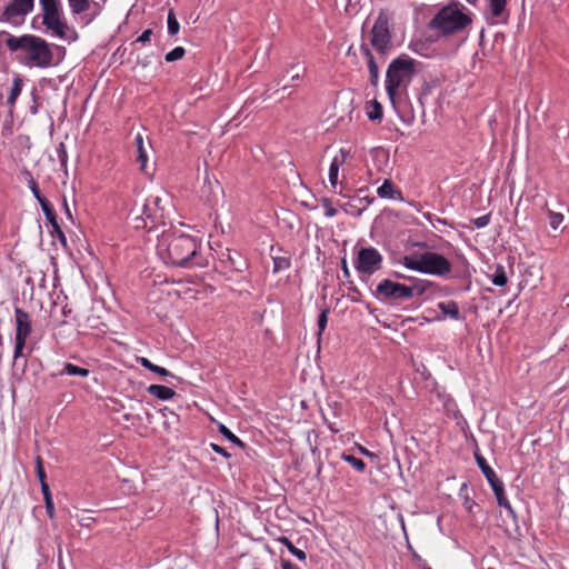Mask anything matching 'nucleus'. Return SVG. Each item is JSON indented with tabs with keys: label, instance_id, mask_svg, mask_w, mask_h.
Listing matches in <instances>:
<instances>
[{
	"label": "nucleus",
	"instance_id": "nucleus-1",
	"mask_svg": "<svg viewBox=\"0 0 569 569\" xmlns=\"http://www.w3.org/2000/svg\"><path fill=\"white\" fill-rule=\"evenodd\" d=\"M0 42L16 53V60L27 68L47 69L56 64L52 44L34 34L16 37L8 31H0Z\"/></svg>",
	"mask_w": 569,
	"mask_h": 569
},
{
	"label": "nucleus",
	"instance_id": "nucleus-2",
	"mask_svg": "<svg viewBox=\"0 0 569 569\" xmlns=\"http://www.w3.org/2000/svg\"><path fill=\"white\" fill-rule=\"evenodd\" d=\"M200 243L194 237L184 233L162 231L158 236L157 253L166 263L176 267L198 266V250Z\"/></svg>",
	"mask_w": 569,
	"mask_h": 569
},
{
	"label": "nucleus",
	"instance_id": "nucleus-3",
	"mask_svg": "<svg viewBox=\"0 0 569 569\" xmlns=\"http://www.w3.org/2000/svg\"><path fill=\"white\" fill-rule=\"evenodd\" d=\"M417 66L418 62L406 54L393 59L388 66L385 88L393 107L407 93L408 87L417 73Z\"/></svg>",
	"mask_w": 569,
	"mask_h": 569
},
{
	"label": "nucleus",
	"instance_id": "nucleus-4",
	"mask_svg": "<svg viewBox=\"0 0 569 569\" xmlns=\"http://www.w3.org/2000/svg\"><path fill=\"white\" fill-rule=\"evenodd\" d=\"M42 23L51 34L68 42L76 41L77 32L69 27L60 0H40Z\"/></svg>",
	"mask_w": 569,
	"mask_h": 569
},
{
	"label": "nucleus",
	"instance_id": "nucleus-5",
	"mask_svg": "<svg viewBox=\"0 0 569 569\" xmlns=\"http://www.w3.org/2000/svg\"><path fill=\"white\" fill-rule=\"evenodd\" d=\"M471 21L466 8L459 2H452L439 10L431 20V27L442 34H455L465 30Z\"/></svg>",
	"mask_w": 569,
	"mask_h": 569
},
{
	"label": "nucleus",
	"instance_id": "nucleus-6",
	"mask_svg": "<svg viewBox=\"0 0 569 569\" xmlns=\"http://www.w3.org/2000/svg\"><path fill=\"white\" fill-rule=\"evenodd\" d=\"M402 264L409 270L437 277H445L452 269L451 262L447 258L433 251L406 256L402 259Z\"/></svg>",
	"mask_w": 569,
	"mask_h": 569
},
{
	"label": "nucleus",
	"instance_id": "nucleus-7",
	"mask_svg": "<svg viewBox=\"0 0 569 569\" xmlns=\"http://www.w3.org/2000/svg\"><path fill=\"white\" fill-rule=\"evenodd\" d=\"M410 284H403L390 279L381 280L376 288L378 297L390 300H405L422 296L427 291V281L410 279Z\"/></svg>",
	"mask_w": 569,
	"mask_h": 569
},
{
	"label": "nucleus",
	"instance_id": "nucleus-8",
	"mask_svg": "<svg viewBox=\"0 0 569 569\" xmlns=\"http://www.w3.org/2000/svg\"><path fill=\"white\" fill-rule=\"evenodd\" d=\"M14 348L13 360L26 357L24 350L27 348V339L32 332V320L30 315L23 309L14 308Z\"/></svg>",
	"mask_w": 569,
	"mask_h": 569
},
{
	"label": "nucleus",
	"instance_id": "nucleus-9",
	"mask_svg": "<svg viewBox=\"0 0 569 569\" xmlns=\"http://www.w3.org/2000/svg\"><path fill=\"white\" fill-rule=\"evenodd\" d=\"M370 42L372 47L380 53H385L391 48L389 17L383 11H380L372 26Z\"/></svg>",
	"mask_w": 569,
	"mask_h": 569
},
{
	"label": "nucleus",
	"instance_id": "nucleus-10",
	"mask_svg": "<svg viewBox=\"0 0 569 569\" xmlns=\"http://www.w3.org/2000/svg\"><path fill=\"white\" fill-rule=\"evenodd\" d=\"M160 202L161 198L158 196H150L146 200L142 210L144 218H141L143 221L142 228H146L150 231L158 224H164V209L160 207ZM137 220H140V217H137ZM140 227V223L136 224V228Z\"/></svg>",
	"mask_w": 569,
	"mask_h": 569
},
{
	"label": "nucleus",
	"instance_id": "nucleus-11",
	"mask_svg": "<svg viewBox=\"0 0 569 569\" xmlns=\"http://www.w3.org/2000/svg\"><path fill=\"white\" fill-rule=\"evenodd\" d=\"M382 256L373 247L361 248L355 259V268L363 274H372L381 268Z\"/></svg>",
	"mask_w": 569,
	"mask_h": 569
},
{
	"label": "nucleus",
	"instance_id": "nucleus-12",
	"mask_svg": "<svg viewBox=\"0 0 569 569\" xmlns=\"http://www.w3.org/2000/svg\"><path fill=\"white\" fill-rule=\"evenodd\" d=\"M34 0H12L0 16V21L18 24L33 9Z\"/></svg>",
	"mask_w": 569,
	"mask_h": 569
},
{
	"label": "nucleus",
	"instance_id": "nucleus-13",
	"mask_svg": "<svg viewBox=\"0 0 569 569\" xmlns=\"http://www.w3.org/2000/svg\"><path fill=\"white\" fill-rule=\"evenodd\" d=\"M509 0H485L488 19L491 23L506 22L508 19V6Z\"/></svg>",
	"mask_w": 569,
	"mask_h": 569
},
{
	"label": "nucleus",
	"instance_id": "nucleus-14",
	"mask_svg": "<svg viewBox=\"0 0 569 569\" xmlns=\"http://www.w3.org/2000/svg\"><path fill=\"white\" fill-rule=\"evenodd\" d=\"M349 156V151L346 149H340L339 153L336 154L329 167V182L332 188H337L338 186V177L340 167L346 162L347 157Z\"/></svg>",
	"mask_w": 569,
	"mask_h": 569
},
{
	"label": "nucleus",
	"instance_id": "nucleus-15",
	"mask_svg": "<svg viewBox=\"0 0 569 569\" xmlns=\"http://www.w3.org/2000/svg\"><path fill=\"white\" fill-rule=\"evenodd\" d=\"M222 262L237 272H242L248 267L247 260L239 252L229 249L222 252Z\"/></svg>",
	"mask_w": 569,
	"mask_h": 569
},
{
	"label": "nucleus",
	"instance_id": "nucleus-16",
	"mask_svg": "<svg viewBox=\"0 0 569 569\" xmlns=\"http://www.w3.org/2000/svg\"><path fill=\"white\" fill-rule=\"evenodd\" d=\"M475 459L481 472L489 482L490 487L501 481V479L497 476L495 470L488 465L486 458L481 453L475 452Z\"/></svg>",
	"mask_w": 569,
	"mask_h": 569
},
{
	"label": "nucleus",
	"instance_id": "nucleus-17",
	"mask_svg": "<svg viewBox=\"0 0 569 569\" xmlns=\"http://www.w3.org/2000/svg\"><path fill=\"white\" fill-rule=\"evenodd\" d=\"M491 489L495 493L499 507L506 509L509 515L515 516V511L506 496L503 482L500 481L496 483L495 486L491 487Z\"/></svg>",
	"mask_w": 569,
	"mask_h": 569
},
{
	"label": "nucleus",
	"instance_id": "nucleus-18",
	"mask_svg": "<svg viewBox=\"0 0 569 569\" xmlns=\"http://www.w3.org/2000/svg\"><path fill=\"white\" fill-rule=\"evenodd\" d=\"M147 391L159 400L167 401L176 396V391L169 387L161 385H150Z\"/></svg>",
	"mask_w": 569,
	"mask_h": 569
},
{
	"label": "nucleus",
	"instance_id": "nucleus-19",
	"mask_svg": "<svg viewBox=\"0 0 569 569\" xmlns=\"http://www.w3.org/2000/svg\"><path fill=\"white\" fill-rule=\"evenodd\" d=\"M377 194L382 199H400L401 192L393 186L390 180H385L383 183L377 189Z\"/></svg>",
	"mask_w": 569,
	"mask_h": 569
},
{
	"label": "nucleus",
	"instance_id": "nucleus-20",
	"mask_svg": "<svg viewBox=\"0 0 569 569\" xmlns=\"http://www.w3.org/2000/svg\"><path fill=\"white\" fill-rule=\"evenodd\" d=\"M362 52L367 58L368 70L370 73V80L373 84H377V82L379 80V69L375 61V58H373L370 49H368V48L362 47Z\"/></svg>",
	"mask_w": 569,
	"mask_h": 569
},
{
	"label": "nucleus",
	"instance_id": "nucleus-21",
	"mask_svg": "<svg viewBox=\"0 0 569 569\" xmlns=\"http://www.w3.org/2000/svg\"><path fill=\"white\" fill-rule=\"evenodd\" d=\"M90 371L87 368H82L79 366H76L70 362L63 363V368L57 373V376H79V377H88Z\"/></svg>",
	"mask_w": 569,
	"mask_h": 569
},
{
	"label": "nucleus",
	"instance_id": "nucleus-22",
	"mask_svg": "<svg viewBox=\"0 0 569 569\" xmlns=\"http://www.w3.org/2000/svg\"><path fill=\"white\" fill-rule=\"evenodd\" d=\"M438 308L445 316H449L453 320L460 318V311L455 301H441L438 303Z\"/></svg>",
	"mask_w": 569,
	"mask_h": 569
},
{
	"label": "nucleus",
	"instance_id": "nucleus-23",
	"mask_svg": "<svg viewBox=\"0 0 569 569\" xmlns=\"http://www.w3.org/2000/svg\"><path fill=\"white\" fill-rule=\"evenodd\" d=\"M91 3L97 4L92 0H68V4L72 14H80L90 9Z\"/></svg>",
	"mask_w": 569,
	"mask_h": 569
},
{
	"label": "nucleus",
	"instance_id": "nucleus-24",
	"mask_svg": "<svg viewBox=\"0 0 569 569\" xmlns=\"http://www.w3.org/2000/svg\"><path fill=\"white\" fill-rule=\"evenodd\" d=\"M23 81L20 77H14L12 81V87L10 90V94L8 97L7 103L10 107H13L18 97L20 96L22 91Z\"/></svg>",
	"mask_w": 569,
	"mask_h": 569
},
{
	"label": "nucleus",
	"instance_id": "nucleus-25",
	"mask_svg": "<svg viewBox=\"0 0 569 569\" xmlns=\"http://www.w3.org/2000/svg\"><path fill=\"white\" fill-rule=\"evenodd\" d=\"M134 144H136V148H137L138 161L141 164V169H144V167L147 164V161H148V156H147V152H146V149H144L143 138H142V136L140 133H138L134 137Z\"/></svg>",
	"mask_w": 569,
	"mask_h": 569
},
{
	"label": "nucleus",
	"instance_id": "nucleus-26",
	"mask_svg": "<svg viewBox=\"0 0 569 569\" xmlns=\"http://www.w3.org/2000/svg\"><path fill=\"white\" fill-rule=\"evenodd\" d=\"M278 541L286 546V548L292 556L297 557L301 561L306 560V552L301 549L296 548L295 545L287 537H280L278 538Z\"/></svg>",
	"mask_w": 569,
	"mask_h": 569
},
{
	"label": "nucleus",
	"instance_id": "nucleus-27",
	"mask_svg": "<svg viewBox=\"0 0 569 569\" xmlns=\"http://www.w3.org/2000/svg\"><path fill=\"white\" fill-rule=\"evenodd\" d=\"M367 116L373 121L381 120L382 106L377 100L370 101L367 107Z\"/></svg>",
	"mask_w": 569,
	"mask_h": 569
},
{
	"label": "nucleus",
	"instance_id": "nucleus-28",
	"mask_svg": "<svg viewBox=\"0 0 569 569\" xmlns=\"http://www.w3.org/2000/svg\"><path fill=\"white\" fill-rule=\"evenodd\" d=\"M491 281L495 286L503 287L508 282V277L506 270L502 266H497L493 274L491 276Z\"/></svg>",
	"mask_w": 569,
	"mask_h": 569
},
{
	"label": "nucleus",
	"instance_id": "nucleus-29",
	"mask_svg": "<svg viewBox=\"0 0 569 569\" xmlns=\"http://www.w3.org/2000/svg\"><path fill=\"white\" fill-rule=\"evenodd\" d=\"M272 261H273V272L274 273L284 271V270L289 269V267H290V258L286 257V256H273Z\"/></svg>",
	"mask_w": 569,
	"mask_h": 569
},
{
	"label": "nucleus",
	"instance_id": "nucleus-30",
	"mask_svg": "<svg viewBox=\"0 0 569 569\" xmlns=\"http://www.w3.org/2000/svg\"><path fill=\"white\" fill-rule=\"evenodd\" d=\"M341 459L352 466L357 471L362 472L366 469L363 460L348 453H342Z\"/></svg>",
	"mask_w": 569,
	"mask_h": 569
},
{
	"label": "nucleus",
	"instance_id": "nucleus-31",
	"mask_svg": "<svg viewBox=\"0 0 569 569\" xmlns=\"http://www.w3.org/2000/svg\"><path fill=\"white\" fill-rule=\"evenodd\" d=\"M167 24H168V32L169 34H177L179 32V29H180V24L176 18V14L173 12V10H170L168 12V18H167Z\"/></svg>",
	"mask_w": 569,
	"mask_h": 569
},
{
	"label": "nucleus",
	"instance_id": "nucleus-32",
	"mask_svg": "<svg viewBox=\"0 0 569 569\" xmlns=\"http://www.w3.org/2000/svg\"><path fill=\"white\" fill-rule=\"evenodd\" d=\"M40 206H41V209H42L48 222L53 223L54 220L57 219V214H56V211H54L52 204L49 201H41Z\"/></svg>",
	"mask_w": 569,
	"mask_h": 569
},
{
	"label": "nucleus",
	"instance_id": "nucleus-33",
	"mask_svg": "<svg viewBox=\"0 0 569 569\" xmlns=\"http://www.w3.org/2000/svg\"><path fill=\"white\" fill-rule=\"evenodd\" d=\"M219 432L224 438H227L229 441H231L232 443L243 447V442L233 432H231L224 425H219Z\"/></svg>",
	"mask_w": 569,
	"mask_h": 569
},
{
	"label": "nucleus",
	"instance_id": "nucleus-34",
	"mask_svg": "<svg viewBox=\"0 0 569 569\" xmlns=\"http://www.w3.org/2000/svg\"><path fill=\"white\" fill-rule=\"evenodd\" d=\"M186 53V50L184 48L182 47H176L173 48L171 51H169L166 57H164V60L167 62H173V61H177V60H180L183 58Z\"/></svg>",
	"mask_w": 569,
	"mask_h": 569
},
{
	"label": "nucleus",
	"instance_id": "nucleus-35",
	"mask_svg": "<svg viewBox=\"0 0 569 569\" xmlns=\"http://www.w3.org/2000/svg\"><path fill=\"white\" fill-rule=\"evenodd\" d=\"M548 217H549V223H550V227L552 229H558V227L562 223L563 221V214L562 213H559V212H555V211H549L548 212Z\"/></svg>",
	"mask_w": 569,
	"mask_h": 569
},
{
	"label": "nucleus",
	"instance_id": "nucleus-36",
	"mask_svg": "<svg viewBox=\"0 0 569 569\" xmlns=\"http://www.w3.org/2000/svg\"><path fill=\"white\" fill-rule=\"evenodd\" d=\"M29 188L32 192V194L34 196V198L38 200V202L41 204V201H48L41 193H40V190L38 188V184L37 182L33 180V178L30 176V179H29Z\"/></svg>",
	"mask_w": 569,
	"mask_h": 569
},
{
	"label": "nucleus",
	"instance_id": "nucleus-37",
	"mask_svg": "<svg viewBox=\"0 0 569 569\" xmlns=\"http://www.w3.org/2000/svg\"><path fill=\"white\" fill-rule=\"evenodd\" d=\"M328 313H329V310L323 309L318 317V331H319L318 333H319V336L322 335V332L325 331V329L327 327Z\"/></svg>",
	"mask_w": 569,
	"mask_h": 569
},
{
	"label": "nucleus",
	"instance_id": "nucleus-38",
	"mask_svg": "<svg viewBox=\"0 0 569 569\" xmlns=\"http://www.w3.org/2000/svg\"><path fill=\"white\" fill-rule=\"evenodd\" d=\"M322 208L325 209V214L328 218H332L337 214V209L332 207L331 201L329 199H322Z\"/></svg>",
	"mask_w": 569,
	"mask_h": 569
},
{
	"label": "nucleus",
	"instance_id": "nucleus-39",
	"mask_svg": "<svg viewBox=\"0 0 569 569\" xmlns=\"http://www.w3.org/2000/svg\"><path fill=\"white\" fill-rule=\"evenodd\" d=\"M36 471H37V477L40 481V485H43V483H47L46 482V472H44V469L42 467V460L40 457L37 458L36 460Z\"/></svg>",
	"mask_w": 569,
	"mask_h": 569
},
{
	"label": "nucleus",
	"instance_id": "nucleus-40",
	"mask_svg": "<svg viewBox=\"0 0 569 569\" xmlns=\"http://www.w3.org/2000/svg\"><path fill=\"white\" fill-rule=\"evenodd\" d=\"M58 158L60 160L61 166H67L68 162V153L64 143H60L57 148Z\"/></svg>",
	"mask_w": 569,
	"mask_h": 569
},
{
	"label": "nucleus",
	"instance_id": "nucleus-41",
	"mask_svg": "<svg viewBox=\"0 0 569 569\" xmlns=\"http://www.w3.org/2000/svg\"><path fill=\"white\" fill-rule=\"evenodd\" d=\"M490 222V214H483L472 220V223L476 228H485Z\"/></svg>",
	"mask_w": 569,
	"mask_h": 569
},
{
	"label": "nucleus",
	"instance_id": "nucleus-42",
	"mask_svg": "<svg viewBox=\"0 0 569 569\" xmlns=\"http://www.w3.org/2000/svg\"><path fill=\"white\" fill-rule=\"evenodd\" d=\"M151 372H154V373H157V375H159L161 377L176 378V376L172 372H170L166 368L160 367L158 365H153V367L151 368Z\"/></svg>",
	"mask_w": 569,
	"mask_h": 569
},
{
	"label": "nucleus",
	"instance_id": "nucleus-43",
	"mask_svg": "<svg viewBox=\"0 0 569 569\" xmlns=\"http://www.w3.org/2000/svg\"><path fill=\"white\" fill-rule=\"evenodd\" d=\"M210 447L216 453H219L227 459H229L231 457V455L224 448H222L221 446H219L217 443H210Z\"/></svg>",
	"mask_w": 569,
	"mask_h": 569
},
{
	"label": "nucleus",
	"instance_id": "nucleus-44",
	"mask_svg": "<svg viewBox=\"0 0 569 569\" xmlns=\"http://www.w3.org/2000/svg\"><path fill=\"white\" fill-rule=\"evenodd\" d=\"M44 505H46V511H47L48 517L50 519H53L54 515H56L53 499H47Z\"/></svg>",
	"mask_w": 569,
	"mask_h": 569
},
{
	"label": "nucleus",
	"instance_id": "nucleus-45",
	"mask_svg": "<svg viewBox=\"0 0 569 569\" xmlns=\"http://www.w3.org/2000/svg\"><path fill=\"white\" fill-rule=\"evenodd\" d=\"M152 36L151 29H146L137 39L138 42L146 43L150 41V38Z\"/></svg>",
	"mask_w": 569,
	"mask_h": 569
},
{
	"label": "nucleus",
	"instance_id": "nucleus-46",
	"mask_svg": "<svg viewBox=\"0 0 569 569\" xmlns=\"http://www.w3.org/2000/svg\"><path fill=\"white\" fill-rule=\"evenodd\" d=\"M138 363H140L143 368L148 369L151 371V368L153 367L154 363H152L148 358L146 357H140L138 358Z\"/></svg>",
	"mask_w": 569,
	"mask_h": 569
},
{
	"label": "nucleus",
	"instance_id": "nucleus-47",
	"mask_svg": "<svg viewBox=\"0 0 569 569\" xmlns=\"http://www.w3.org/2000/svg\"><path fill=\"white\" fill-rule=\"evenodd\" d=\"M41 491L43 495L44 502L47 501V499H52L51 491H50L48 483L41 485Z\"/></svg>",
	"mask_w": 569,
	"mask_h": 569
},
{
	"label": "nucleus",
	"instance_id": "nucleus-48",
	"mask_svg": "<svg viewBox=\"0 0 569 569\" xmlns=\"http://www.w3.org/2000/svg\"><path fill=\"white\" fill-rule=\"evenodd\" d=\"M50 224L52 226L53 231L58 233L59 238L64 239V234H63L57 219L54 220L53 223H50Z\"/></svg>",
	"mask_w": 569,
	"mask_h": 569
},
{
	"label": "nucleus",
	"instance_id": "nucleus-49",
	"mask_svg": "<svg viewBox=\"0 0 569 569\" xmlns=\"http://www.w3.org/2000/svg\"><path fill=\"white\" fill-rule=\"evenodd\" d=\"M282 569H299L289 560H282Z\"/></svg>",
	"mask_w": 569,
	"mask_h": 569
},
{
	"label": "nucleus",
	"instance_id": "nucleus-50",
	"mask_svg": "<svg viewBox=\"0 0 569 569\" xmlns=\"http://www.w3.org/2000/svg\"><path fill=\"white\" fill-rule=\"evenodd\" d=\"M341 264H342V271H343V274H345L346 277H349V269H348V266H347V261H346V259H342Z\"/></svg>",
	"mask_w": 569,
	"mask_h": 569
},
{
	"label": "nucleus",
	"instance_id": "nucleus-51",
	"mask_svg": "<svg viewBox=\"0 0 569 569\" xmlns=\"http://www.w3.org/2000/svg\"><path fill=\"white\" fill-rule=\"evenodd\" d=\"M359 450H360V452H361L362 455H365V456H368V457H372V456H373L369 450H367V449H366V448H363V447H360V448H359Z\"/></svg>",
	"mask_w": 569,
	"mask_h": 569
},
{
	"label": "nucleus",
	"instance_id": "nucleus-52",
	"mask_svg": "<svg viewBox=\"0 0 569 569\" xmlns=\"http://www.w3.org/2000/svg\"><path fill=\"white\" fill-rule=\"evenodd\" d=\"M63 207H64V212L71 219L72 216H71V212H70V209H69V206H68L67 201H64Z\"/></svg>",
	"mask_w": 569,
	"mask_h": 569
},
{
	"label": "nucleus",
	"instance_id": "nucleus-53",
	"mask_svg": "<svg viewBox=\"0 0 569 569\" xmlns=\"http://www.w3.org/2000/svg\"><path fill=\"white\" fill-rule=\"evenodd\" d=\"M301 78L300 73L299 72H296L295 74L291 76V80L292 81H299Z\"/></svg>",
	"mask_w": 569,
	"mask_h": 569
},
{
	"label": "nucleus",
	"instance_id": "nucleus-54",
	"mask_svg": "<svg viewBox=\"0 0 569 569\" xmlns=\"http://www.w3.org/2000/svg\"><path fill=\"white\" fill-rule=\"evenodd\" d=\"M469 4L476 6L479 0H466Z\"/></svg>",
	"mask_w": 569,
	"mask_h": 569
},
{
	"label": "nucleus",
	"instance_id": "nucleus-55",
	"mask_svg": "<svg viewBox=\"0 0 569 569\" xmlns=\"http://www.w3.org/2000/svg\"><path fill=\"white\" fill-rule=\"evenodd\" d=\"M413 558L417 559L419 562H422V559L417 553L413 555Z\"/></svg>",
	"mask_w": 569,
	"mask_h": 569
},
{
	"label": "nucleus",
	"instance_id": "nucleus-56",
	"mask_svg": "<svg viewBox=\"0 0 569 569\" xmlns=\"http://www.w3.org/2000/svg\"><path fill=\"white\" fill-rule=\"evenodd\" d=\"M37 111H38V110H37V107H36V106H34V107H31V112H32L33 114H34V113H37Z\"/></svg>",
	"mask_w": 569,
	"mask_h": 569
},
{
	"label": "nucleus",
	"instance_id": "nucleus-57",
	"mask_svg": "<svg viewBox=\"0 0 569 569\" xmlns=\"http://www.w3.org/2000/svg\"><path fill=\"white\" fill-rule=\"evenodd\" d=\"M422 569H431V568L428 567L427 565H423Z\"/></svg>",
	"mask_w": 569,
	"mask_h": 569
}]
</instances>
